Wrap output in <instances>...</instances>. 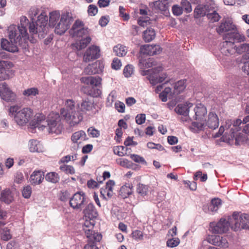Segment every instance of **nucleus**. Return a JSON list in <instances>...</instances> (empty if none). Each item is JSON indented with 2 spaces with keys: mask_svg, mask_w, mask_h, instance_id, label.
Wrapping results in <instances>:
<instances>
[{
  "mask_svg": "<svg viewBox=\"0 0 249 249\" xmlns=\"http://www.w3.org/2000/svg\"><path fill=\"white\" fill-rule=\"evenodd\" d=\"M29 20L25 16L20 18V24L18 26L11 25L8 29V36L11 42L6 39H2L1 46L2 49L9 52H17L18 46L25 49L28 46L29 35L27 33V26Z\"/></svg>",
  "mask_w": 249,
  "mask_h": 249,
  "instance_id": "nucleus-1",
  "label": "nucleus"
},
{
  "mask_svg": "<svg viewBox=\"0 0 249 249\" xmlns=\"http://www.w3.org/2000/svg\"><path fill=\"white\" fill-rule=\"evenodd\" d=\"M60 114L66 122L71 126L79 124L83 119L82 112L79 106H75L72 99H67L65 103V107L60 109Z\"/></svg>",
  "mask_w": 249,
  "mask_h": 249,
  "instance_id": "nucleus-2",
  "label": "nucleus"
},
{
  "mask_svg": "<svg viewBox=\"0 0 249 249\" xmlns=\"http://www.w3.org/2000/svg\"><path fill=\"white\" fill-rule=\"evenodd\" d=\"M8 115L13 119L17 125L24 126L31 122L34 116V112L30 107H25L21 108L18 105H14L9 107Z\"/></svg>",
  "mask_w": 249,
  "mask_h": 249,
  "instance_id": "nucleus-3",
  "label": "nucleus"
},
{
  "mask_svg": "<svg viewBox=\"0 0 249 249\" xmlns=\"http://www.w3.org/2000/svg\"><path fill=\"white\" fill-rule=\"evenodd\" d=\"M240 36L238 33L234 32L225 35V41L221 43L220 47L221 53L226 56H229L236 52V47L234 46V42L240 40Z\"/></svg>",
  "mask_w": 249,
  "mask_h": 249,
  "instance_id": "nucleus-4",
  "label": "nucleus"
},
{
  "mask_svg": "<svg viewBox=\"0 0 249 249\" xmlns=\"http://www.w3.org/2000/svg\"><path fill=\"white\" fill-rule=\"evenodd\" d=\"M229 220L231 224V229L235 231L240 229L249 230V215L248 214L234 212L229 216Z\"/></svg>",
  "mask_w": 249,
  "mask_h": 249,
  "instance_id": "nucleus-5",
  "label": "nucleus"
},
{
  "mask_svg": "<svg viewBox=\"0 0 249 249\" xmlns=\"http://www.w3.org/2000/svg\"><path fill=\"white\" fill-rule=\"evenodd\" d=\"M218 116L215 113L210 112L207 120L205 118L203 122H193L191 127L195 131H198L203 130L205 126H208L212 129H215L218 127Z\"/></svg>",
  "mask_w": 249,
  "mask_h": 249,
  "instance_id": "nucleus-6",
  "label": "nucleus"
},
{
  "mask_svg": "<svg viewBox=\"0 0 249 249\" xmlns=\"http://www.w3.org/2000/svg\"><path fill=\"white\" fill-rule=\"evenodd\" d=\"M46 122L49 133L59 134L61 133L63 126L61 124V118L58 113H51Z\"/></svg>",
  "mask_w": 249,
  "mask_h": 249,
  "instance_id": "nucleus-7",
  "label": "nucleus"
},
{
  "mask_svg": "<svg viewBox=\"0 0 249 249\" xmlns=\"http://www.w3.org/2000/svg\"><path fill=\"white\" fill-rule=\"evenodd\" d=\"M87 83H89L91 87L87 86L84 87V91L87 94L92 97H98L101 93V90L99 89L101 85L102 79L99 76L89 77L87 79Z\"/></svg>",
  "mask_w": 249,
  "mask_h": 249,
  "instance_id": "nucleus-8",
  "label": "nucleus"
},
{
  "mask_svg": "<svg viewBox=\"0 0 249 249\" xmlns=\"http://www.w3.org/2000/svg\"><path fill=\"white\" fill-rule=\"evenodd\" d=\"M85 221L84 226L85 228H92L95 224L94 219L98 215V213L93 203L87 205L83 210Z\"/></svg>",
  "mask_w": 249,
  "mask_h": 249,
  "instance_id": "nucleus-9",
  "label": "nucleus"
},
{
  "mask_svg": "<svg viewBox=\"0 0 249 249\" xmlns=\"http://www.w3.org/2000/svg\"><path fill=\"white\" fill-rule=\"evenodd\" d=\"M83 22L79 20L75 21L70 32L73 36H76L84 38L89 36L88 28L83 27Z\"/></svg>",
  "mask_w": 249,
  "mask_h": 249,
  "instance_id": "nucleus-10",
  "label": "nucleus"
},
{
  "mask_svg": "<svg viewBox=\"0 0 249 249\" xmlns=\"http://www.w3.org/2000/svg\"><path fill=\"white\" fill-rule=\"evenodd\" d=\"M230 226L231 227V224L230 222L229 218H228V221L222 218L216 223L212 222L210 225L212 232L214 233L219 234L226 232L229 230Z\"/></svg>",
  "mask_w": 249,
  "mask_h": 249,
  "instance_id": "nucleus-11",
  "label": "nucleus"
},
{
  "mask_svg": "<svg viewBox=\"0 0 249 249\" xmlns=\"http://www.w3.org/2000/svg\"><path fill=\"white\" fill-rule=\"evenodd\" d=\"M0 96L7 102L14 103L16 101V94L9 89L5 82L0 84Z\"/></svg>",
  "mask_w": 249,
  "mask_h": 249,
  "instance_id": "nucleus-12",
  "label": "nucleus"
},
{
  "mask_svg": "<svg viewBox=\"0 0 249 249\" xmlns=\"http://www.w3.org/2000/svg\"><path fill=\"white\" fill-rule=\"evenodd\" d=\"M13 66L12 62L7 61H0V81L9 79L14 75L11 69Z\"/></svg>",
  "mask_w": 249,
  "mask_h": 249,
  "instance_id": "nucleus-13",
  "label": "nucleus"
},
{
  "mask_svg": "<svg viewBox=\"0 0 249 249\" xmlns=\"http://www.w3.org/2000/svg\"><path fill=\"white\" fill-rule=\"evenodd\" d=\"M86 200V196L84 193L77 192L70 198V205L74 210H81L84 205Z\"/></svg>",
  "mask_w": 249,
  "mask_h": 249,
  "instance_id": "nucleus-14",
  "label": "nucleus"
},
{
  "mask_svg": "<svg viewBox=\"0 0 249 249\" xmlns=\"http://www.w3.org/2000/svg\"><path fill=\"white\" fill-rule=\"evenodd\" d=\"M72 19L67 15H62L59 22L55 28V33L58 35L64 34L71 24Z\"/></svg>",
  "mask_w": 249,
  "mask_h": 249,
  "instance_id": "nucleus-15",
  "label": "nucleus"
},
{
  "mask_svg": "<svg viewBox=\"0 0 249 249\" xmlns=\"http://www.w3.org/2000/svg\"><path fill=\"white\" fill-rule=\"evenodd\" d=\"M162 71V67H158L152 69V73L149 75V80L153 85H155L159 83L163 82L167 75L165 73L159 74Z\"/></svg>",
  "mask_w": 249,
  "mask_h": 249,
  "instance_id": "nucleus-16",
  "label": "nucleus"
},
{
  "mask_svg": "<svg viewBox=\"0 0 249 249\" xmlns=\"http://www.w3.org/2000/svg\"><path fill=\"white\" fill-rule=\"evenodd\" d=\"M100 50L98 47L95 45L90 46L84 55V61L88 62L98 58L100 56Z\"/></svg>",
  "mask_w": 249,
  "mask_h": 249,
  "instance_id": "nucleus-17",
  "label": "nucleus"
},
{
  "mask_svg": "<svg viewBox=\"0 0 249 249\" xmlns=\"http://www.w3.org/2000/svg\"><path fill=\"white\" fill-rule=\"evenodd\" d=\"M216 30L219 34L230 31H231L230 33H237L235 26L230 20L227 19H223Z\"/></svg>",
  "mask_w": 249,
  "mask_h": 249,
  "instance_id": "nucleus-18",
  "label": "nucleus"
},
{
  "mask_svg": "<svg viewBox=\"0 0 249 249\" xmlns=\"http://www.w3.org/2000/svg\"><path fill=\"white\" fill-rule=\"evenodd\" d=\"M194 113L193 117L196 120L198 121V122H203L206 118L207 111L206 107L203 105L199 104L194 107Z\"/></svg>",
  "mask_w": 249,
  "mask_h": 249,
  "instance_id": "nucleus-19",
  "label": "nucleus"
},
{
  "mask_svg": "<svg viewBox=\"0 0 249 249\" xmlns=\"http://www.w3.org/2000/svg\"><path fill=\"white\" fill-rule=\"evenodd\" d=\"M161 52V48L159 45H144L140 49L141 53L148 55H153L159 54Z\"/></svg>",
  "mask_w": 249,
  "mask_h": 249,
  "instance_id": "nucleus-20",
  "label": "nucleus"
},
{
  "mask_svg": "<svg viewBox=\"0 0 249 249\" xmlns=\"http://www.w3.org/2000/svg\"><path fill=\"white\" fill-rule=\"evenodd\" d=\"M35 118L30 123V125L34 127H38L42 129L45 128L47 123L45 116L42 113H37L35 115Z\"/></svg>",
  "mask_w": 249,
  "mask_h": 249,
  "instance_id": "nucleus-21",
  "label": "nucleus"
},
{
  "mask_svg": "<svg viewBox=\"0 0 249 249\" xmlns=\"http://www.w3.org/2000/svg\"><path fill=\"white\" fill-rule=\"evenodd\" d=\"M115 182L112 180H109L107 183L105 188L100 190L101 195L104 199H107L113 195L112 187L114 186Z\"/></svg>",
  "mask_w": 249,
  "mask_h": 249,
  "instance_id": "nucleus-22",
  "label": "nucleus"
},
{
  "mask_svg": "<svg viewBox=\"0 0 249 249\" xmlns=\"http://www.w3.org/2000/svg\"><path fill=\"white\" fill-rule=\"evenodd\" d=\"M84 227L85 234L89 242H94L95 243L100 242L102 239V235L100 233L95 232L89 229Z\"/></svg>",
  "mask_w": 249,
  "mask_h": 249,
  "instance_id": "nucleus-23",
  "label": "nucleus"
},
{
  "mask_svg": "<svg viewBox=\"0 0 249 249\" xmlns=\"http://www.w3.org/2000/svg\"><path fill=\"white\" fill-rule=\"evenodd\" d=\"M217 7L215 3L212 4L207 13L206 16L210 22L213 23L218 21L221 18L217 12Z\"/></svg>",
  "mask_w": 249,
  "mask_h": 249,
  "instance_id": "nucleus-24",
  "label": "nucleus"
},
{
  "mask_svg": "<svg viewBox=\"0 0 249 249\" xmlns=\"http://www.w3.org/2000/svg\"><path fill=\"white\" fill-rule=\"evenodd\" d=\"M14 194L12 191L6 188L1 192L0 201L6 204H10L14 201Z\"/></svg>",
  "mask_w": 249,
  "mask_h": 249,
  "instance_id": "nucleus-25",
  "label": "nucleus"
},
{
  "mask_svg": "<svg viewBox=\"0 0 249 249\" xmlns=\"http://www.w3.org/2000/svg\"><path fill=\"white\" fill-rule=\"evenodd\" d=\"M193 107V104L186 102L184 104H178L175 108V112L181 115L187 116L190 109Z\"/></svg>",
  "mask_w": 249,
  "mask_h": 249,
  "instance_id": "nucleus-26",
  "label": "nucleus"
},
{
  "mask_svg": "<svg viewBox=\"0 0 249 249\" xmlns=\"http://www.w3.org/2000/svg\"><path fill=\"white\" fill-rule=\"evenodd\" d=\"M207 242L214 246L227 247L228 243L225 239L220 236L213 235L208 238Z\"/></svg>",
  "mask_w": 249,
  "mask_h": 249,
  "instance_id": "nucleus-27",
  "label": "nucleus"
},
{
  "mask_svg": "<svg viewBox=\"0 0 249 249\" xmlns=\"http://www.w3.org/2000/svg\"><path fill=\"white\" fill-rule=\"evenodd\" d=\"M44 178V173L40 171H35L30 176V182L32 184L38 185L40 184Z\"/></svg>",
  "mask_w": 249,
  "mask_h": 249,
  "instance_id": "nucleus-28",
  "label": "nucleus"
},
{
  "mask_svg": "<svg viewBox=\"0 0 249 249\" xmlns=\"http://www.w3.org/2000/svg\"><path fill=\"white\" fill-rule=\"evenodd\" d=\"M95 109L94 103L88 99L83 100L81 103L80 110L83 112H94Z\"/></svg>",
  "mask_w": 249,
  "mask_h": 249,
  "instance_id": "nucleus-29",
  "label": "nucleus"
},
{
  "mask_svg": "<svg viewBox=\"0 0 249 249\" xmlns=\"http://www.w3.org/2000/svg\"><path fill=\"white\" fill-rule=\"evenodd\" d=\"M6 224V221L0 222V234L1 239L7 241L12 238V235L10 234V230L4 227Z\"/></svg>",
  "mask_w": 249,
  "mask_h": 249,
  "instance_id": "nucleus-30",
  "label": "nucleus"
},
{
  "mask_svg": "<svg viewBox=\"0 0 249 249\" xmlns=\"http://www.w3.org/2000/svg\"><path fill=\"white\" fill-rule=\"evenodd\" d=\"M211 4L207 3L205 5H199L195 9V17H203L206 16Z\"/></svg>",
  "mask_w": 249,
  "mask_h": 249,
  "instance_id": "nucleus-31",
  "label": "nucleus"
},
{
  "mask_svg": "<svg viewBox=\"0 0 249 249\" xmlns=\"http://www.w3.org/2000/svg\"><path fill=\"white\" fill-rule=\"evenodd\" d=\"M99 62H95L89 64L85 69V71L88 74L91 75L98 73L102 71V67L99 66Z\"/></svg>",
  "mask_w": 249,
  "mask_h": 249,
  "instance_id": "nucleus-32",
  "label": "nucleus"
},
{
  "mask_svg": "<svg viewBox=\"0 0 249 249\" xmlns=\"http://www.w3.org/2000/svg\"><path fill=\"white\" fill-rule=\"evenodd\" d=\"M171 0H159L151 3L156 9L160 11H166L169 6Z\"/></svg>",
  "mask_w": 249,
  "mask_h": 249,
  "instance_id": "nucleus-33",
  "label": "nucleus"
},
{
  "mask_svg": "<svg viewBox=\"0 0 249 249\" xmlns=\"http://www.w3.org/2000/svg\"><path fill=\"white\" fill-rule=\"evenodd\" d=\"M87 139L86 134L83 130L74 132L71 137V140L73 143H77L78 141H84Z\"/></svg>",
  "mask_w": 249,
  "mask_h": 249,
  "instance_id": "nucleus-34",
  "label": "nucleus"
},
{
  "mask_svg": "<svg viewBox=\"0 0 249 249\" xmlns=\"http://www.w3.org/2000/svg\"><path fill=\"white\" fill-rule=\"evenodd\" d=\"M235 133L234 129L231 128L230 130V134L225 133L221 138L222 141L229 144H232L234 140L235 141Z\"/></svg>",
  "mask_w": 249,
  "mask_h": 249,
  "instance_id": "nucleus-35",
  "label": "nucleus"
},
{
  "mask_svg": "<svg viewBox=\"0 0 249 249\" xmlns=\"http://www.w3.org/2000/svg\"><path fill=\"white\" fill-rule=\"evenodd\" d=\"M29 149L32 152H40L42 151V146L40 142L35 140L30 141Z\"/></svg>",
  "mask_w": 249,
  "mask_h": 249,
  "instance_id": "nucleus-36",
  "label": "nucleus"
},
{
  "mask_svg": "<svg viewBox=\"0 0 249 249\" xmlns=\"http://www.w3.org/2000/svg\"><path fill=\"white\" fill-rule=\"evenodd\" d=\"M155 31L152 28L147 29L143 33V38L145 42H150L155 37Z\"/></svg>",
  "mask_w": 249,
  "mask_h": 249,
  "instance_id": "nucleus-37",
  "label": "nucleus"
},
{
  "mask_svg": "<svg viewBox=\"0 0 249 249\" xmlns=\"http://www.w3.org/2000/svg\"><path fill=\"white\" fill-rule=\"evenodd\" d=\"M46 180L53 183H56L60 180V177L59 175L55 172H51L48 173L45 177Z\"/></svg>",
  "mask_w": 249,
  "mask_h": 249,
  "instance_id": "nucleus-38",
  "label": "nucleus"
},
{
  "mask_svg": "<svg viewBox=\"0 0 249 249\" xmlns=\"http://www.w3.org/2000/svg\"><path fill=\"white\" fill-rule=\"evenodd\" d=\"M221 204L220 199L213 198L211 200V204L208 207V210L211 213H215L218 210Z\"/></svg>",
  "mask_w": 249,
  "mask_h": 249,
  "instance_id": "nucleus-39",
  "label": "nucleus"
},
{
  "mask_svg": "<svg viewBox=\"0 0 249 249\" xmlns=\"http://www.w3.org/2000/svg\"><path fill=\"white\" fill-rule=\"evenodd\" d=\"M185 83V80H179L176 83L174 86V93L178 94L182 92L186 87Z\"/></svg>",
  "mask_w": 249,
  "mask_h": 249,
  "instance_id": "nucleus-40",
  "label": "nucleus"
},
{
  "mask_svg": "<svg viewBox=\"0 0 249 249\" xmlns=\"http://www.w3.org/2000/svg\"><path fill=\"white\" fill-rule=\"evenodd\" d=\"M249 139L245 134L236 131L235 144L237 145H240L244 142H247Z\"/></svg>",
  "mask_w": 249,
  "mask_h": 249,
  "instance_id": "nucleus-41",
  "label": "nucleus"
},
{
  "mask_svg": "<svg viewBox=\"0 0 249 249\" xmlns=\"http://www.w3.org/2000/svg\"><path fill=\"white\" fill-rule=\"evenodd\" d=\"M118 126L119 128H118L116 130L115 134V139L117 142H120V139L122 136L123 131H122V127H124V119H121L118 122Z\"/></svg>",
  "mask_w": 249,
  "mask_h": 249,
  "instance_id": "nucleus-42",
  "label": "nucleus"
},
{
  "mask_svg": "<svg viewBox=\"0 0 249 249\" xmlns=\"http://www.w3.org/2000/svg\"><path fill=\"white\" fill-rule=\"evenodd\" d=\"M59 169L61 171L68 175H73L75 172V169L72 166L66 164L60 165L59 166Z\"/></svg>",
  "mask_w": 249,
  "mask_h": 249,
  "instance_id": "nucleus-43",
  "label": "nucleus"
},
{
  "mask_svg": "<svg viewBox=\"0 0 249 249\" xmlns=\"http://www.w3.org/2000/svg\"><path fill=\"white\" fill-rule=\"evenodd\" d=\"M39 94V90L36 88H31L23 91L22 94L25 97L35 96Z\"/></svg>",
  "mask_w": 249,
  "mask_h": 249,
  "instance_id": "nucleus-44",
  "label": "nucleus"
},
{
  "mask_svg": "<svg viewBox=\"0 0 249 249\" xmlns=\"http://www.w3.org/2000/svg\"><path fill=\"white\" fill-rule=\"evenodd\" d=\"M59 18V14L56 12H52L50 13L49 26L53 27Z\"/></svg>",
  "mask_w": 249,
  "mask_h": 249,
  "instance_id": "nucleus-45",
  "label": "nucleus"
},
{
  "mask_svg": "<svg viewBox=\"0 0 249 249\" xmlns=\"http://www.w3.org/2000/svg\"><path fill=\"white\" fill-rule=\"evenodd\" d=\"M236 51L238 53H246L249 54V43H243L236 47Z\"/></svg>",
  "mask_w": 249,
  "mask_h": 249,
  "instance_id": "nucleus-46",
  "label": "nucleus"
},
{
  "mask_svg": "<svg viewBox=\"0 0 249 249\" xmlns=\"http://www.w3.org/2000/svg\"><path fill=\"white\" fill-rule=\"evenodd\" d=\"M91 39L90 36H87L85 38H82L79 42V45L77 47L78 50H82L86 48L90 42Z\"/></svg>",
  "mask_w": 249,
  "mask_h": 249,
  "instance_id": "nucleus-47",
  "label": "nucleus"
},
{
  "mask_svg": "<svg viewBox=\"0 0 249 249\" xmlns=\"http://www.w3.org/2000/svg\"><path fill=\"white\" fill-rule=\"evenodd\" d=\"M137 191L142 196H146L148 191V186L142 184H139Z\"/></svg>",
  "mask_w": 249,
  "mask_h": 249,
  "instance_id": "nucleus-48",
  "label": "nucleus"
},
{
  "mask_svg": "<svg viewBox=\"0 0 249 249\" xmlns=\"http://www.w3.org/2000/svg\"><path fill=\"white\" fill-rule=\"evenodd\" d=\"M113 50L116 55L123 56L124 52V47L123 45L118 44L114 47Z\"/></svg>",
  "mask_w": 249,
  "mask_h": 249,
  "instance_id": "nucleus-49",
  "label": "nucleus"
},
{
  "mask_svg": "<svg viewBox=\"0 0 249 249\" xmlns=\"http://www.w3.org/2000/svg\"><path fill=\"white\" fill-rule=\"evenodd\" d=\"M32 188L30 185L25 186L22 191L23 196L25 198H29L32 194Z\"/></svg>",
  "mask_w": 249,
  "mask_h": 249,
  "instance_id": "nucleus-50",
  "label": "nucleus"
},
{
  "mask_svg": "<svg viewBox=\"0 0 249 249\" xmlns=\"http://www.w3.org/2000/svg\"><path fill=\"white\" fill-rule=\"evenodd\" d=\"M180 240L178 238H173L168 239L166 242L167 246L170 248L177 247L179 243Z\"/></svg>",
  "mask_w": 249,
  "mask_h": 249,
  "instance_id": "nucleus-51",
  "label": "nucleus"
},
{
  "mask_svg": "<svg viewBox=\"0 0 249 249\" xmlns=\"http://www.w3.org/2000/svg\"><path fill=\"white\" fill-rule=\"evenodd\" d=\"M181 7L187 13L191 12L192 10L191 3L187 0H183L181 1Z\"/></svg>",
  "mask_w": 249,
  "mask_h": 249,
  "instance_id": "nucleus-52",
  "label": "nucleus"
},
{
  "mask_svg": "<svg viewBox=\"0 0 249 249\" xmlns=\"http://www.w3.org/2000/svg\"><path fill=\"white\" fill-rule=\"evenodd\" d=\"M98 11V8L96 5L90 4L88 6V13L89 16H94L97 14Z\"/></svg>",
  "mask_w": 249,
  "mask_h": 249,
  "instance_id": "nucleus-53",
  "label": "nucleus"
},
{
  "mask_svg": "<svg viewBox=\"0 0 249 249\" xmlns=\"http://www.w3.org/2000/svg\"><path fill=\"white\" fill-rule=\"evenodd\" d=\"M88 133L92 138H97L100 136V131L93 127L89 128Z\"/></svg>",
  "mask_w": 249,
  "mask_h": 249,
  "instance_id": "nucleus-54",
  "label": "nucleus"
},
{
  "mask_svg": "<svg viewBox=\"0 0 249 249\" xmlns=\"http://www.w3.org/2000/svg\"><path fill=\"white\" fill-rule=\"evenodd\" d=\"M27 27H28L29 32L31 35H33L37 33V27L33 21L31 23L29 21V24Z\"/></svg>",
  "mask_w": 249,
  "mask_h": 249,
  "instance_id": "nucleus-55",
  "label": "nucleus"
},
{
  "mask_svg": "<svg viewBox=\"0 0 249 249\" xmlns=\"http://www.w3.org/2000/svg\"><path fill=\"white\" fill-rule=\"evenodd\" d=\"M130 157V158L136 162L146 163V161L144 159L138 155L131 154Z\"/></svg>",
  "mask_w": 249,
  "mask_h": 249,
  "instance_id": "nucleus-56",
  "label": "nucleus"
},
{
  "mask_svg": "<svg viewBox=\"0 0 249 249\" xmlns=\"http://www.w3.org/2000/svg\"><path fill=\"white\" fill-rule=\"evenodd\" d=\"M149 20L150 18L148 17L145 18L141 17L139 18L138 23L141 26L145 27L150 23Z\"/></svg>",
  "mask_w": 249,
  "mask_h": 249,
  "instance_id": "nucleus-57",
  "label": "nucleus"
},
{
  "mask_svg": "<svg viewBox=\"0 0 249 249\" xmlns=\"http://www.w3.org/2000/svg\"><path fill=\"white\" fill-rule=\"evenodd\" d=\"M122 66L121 60L117 58H115L112 61L111 67L113 69L119 70Z\"/></svg>",
  "mask_w": 249,
  "mask_h": 249,
  "instance_id": "nucleus-58",
  "label": "nucleus"
},
{
  "mask_svg": "<svg viewBox=\"0 0 249 249\" xmlns=\"http://www.w3.org/2000/svg\"><path fill=\"white\" fill-rule=\"evenodd\" d=\"M124 148L123 146H117L113 148L114 154L119 156H123L124 155Z\"/></svg>",
  "mask_w": 249,
  "mask_h": 249,
  "instance_id": "nucleus-59",
  "label": "nucleus"
},
{
  "mask_svg": "<svg viewBox=\"0 0 249 249\" xmlns=\"http://www.w3.org/2000/svg\"><path fill=\"white\" fill-rule=\"evenodd\" d=\"M242 123V120L240 119H237L233 120L232 122L233 125V128L234 129V131H239L241 130V128L239 125Z\"/></svg>",
  "mask_w": 249,
  "mask_h": 249,
  "instance_id": "nucleus-60",
  "label": "nucleus"
},
{
  "mask_svg": "<svg viewBox=\"0 0 249 249\" xmlns=\"http://www.w3.org/2000/svg\"><path fill=\"white\" fill-rule=\"evenodd\" d=\"M134 71V68L132 65H127L125 66V77L131 76Z\"/></svg>",
  "mask_w": 249,
  "mask_h": 249,
  "instance_id": "nucleus-61",
  "label": "nucleus"
},
{
  "mask_svg": "<svg viewBox=\"0 0 249 249\" xmlns=\"http://www.w3.org/2000/svg\"><path fill=\"white\" fill-rule=\"evenodd\" d=\"M172 12L174 15L176 16H179L182 14L183 9L182 7L175 5L172 7Z\"/></svg>",
  "mask_w": 249,
  "mask_h": 249,
  "instance_id": "nucleus-62",
  "label": "nucleus"
},
{
  "mask_svg": "<svg viewBox=\"0 0 249 249\" xmlns=\"http://www.w3.org/2000/svg\"><path fill=\"white\" fill-rule=\"evenodd\" d=\"M109 16H102L99 20V24L102 27L106 26L109 22Z\"/></svg>",
  "mask_w": 249,
  "mask_h": 249,
  "instance_id": "nucleus-63",
  "label": "nucleus"
},
{
  "mask_svg": "<svg viewBox=\"0 0 249 249\" xmlns=\"http://www.w3.org/2000/svg\"><path fill=\"white\" fill-rule=\"evenodd\" d=\"M115 100V97L113 92H111L107 99V106L110 107L112 105L113 103Z\"/></svg>",
  "mask_w": 249,
  "mask_h": 249,
  "instance_id": "nucleus-64",
  "label": "nucleus"
}]
</instances>
